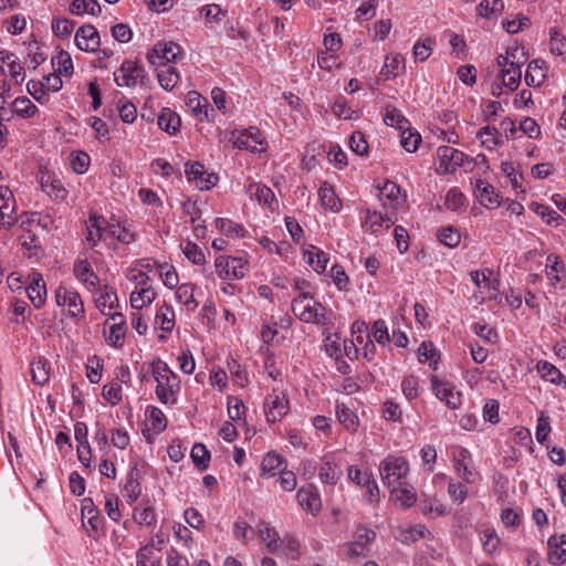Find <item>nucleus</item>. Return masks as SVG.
<instances>
[{
  "mask_svg": "<svg viewBox=\"0 0 566 566\" xmlns=\"http://www.w3.org/2000/svg\"><path fill=\"white\" fill-rule=\"evenodd\" d=\"M27 294L34 307L40 308L44 304L46 287L40 273H33L30 277V284L27 286Z\"/></svg>",
  "mask_w": 566,
  "mask_h": 566,
  "instance_id": "nucleus-29",
  "label": "nucleus"
},
{
  "mask_svg": "<svg viewBox=\"0 0 566 566\" xmlns=\"http://www.w3.org/2000/svg\"><path fill=\"white\" fill-rule=\"evenodd\" d=\"M294 315L304 323L327 325L332 323V312L312 295H296L292 301Z\"/></svg>",
  "mask_w": 566,
  "mask_h": 566,
  "instance_id": "nucleus-2",
  "label": "nucleus"
},
{
  "mask_svg": "<svg viewBox=\"0 0 566 566\" xmlns=\"http://www.w3.org/2000/svg\"><path fill=\"white\" fill-rule=\"evenodd\" d=\"M480 541L484 553L492 555L497 552L500 538L493 528H483L480 531Z\"/></svg>",
  "mask_w": 566,
  "mask_h": 566,
  "instance_id": "nucleus-54",
  "label": "nucleus"
},
{
  "mask_svg": "<svg viewBox=\"0 0 566 566\" xmlns=\"http://www.w3.org/2000/svg\"><path fill=\"white\" fill-rule=\"evenodd\" d=\"M421 512L423 515L436 518L446 515L447 506L437 497L423 495L420 502Z\"/></svg>",
  "mask_w": 566,
  "mask_h": 566,
  "instance_id": "nucleus-42",
  "label": "nucleus"
},
{
  "mask_svg": "<svg viewBox=\"0 0 566 566\" xmlns=\"http://www.w3.org/2000/svg\"><path fill=\"white\" fill-rule=\"evenodd\" d=\"M410 468L406 458L389 454L379 463V474L385 486L388 489L405 485Z\"/></svg>",
  "mask_w": 566,
  "mask_h": 566,
  "instance_id": "nucleus-3",
  "label": "nucleus"
},
{
  "mask_svg": "<svg viewBox=\"0 0 566 566\" xmlns=\"http://www.w3.org/2000/svg\"><path fill=\"white\" fill-rule=\"evenodd\" d=\"M467 203L465 196L458 188H451L446 195L444 206L451 211H462L465 209Z\"/></svg>",
  "mask_w": 566,
  "mask_h": 566,
  "instance_id": "nucleus-51",
  "label": "nucleus"
},
{
  "mask_svg": "<svg viewBox=\"0 0 566 566\" xmlns=\"http://www.w3.org/2000/svg\"><path fill=\"white\" fill-rule=\"evenodd\" d=\"M401 391L408 401L417 399L422 391L419 378L413 375L405 377L401 381Z\"/></svg>",
  "mask_w": 566,
  "mask_h": 566,
  "instance_id": "nucleus-52",
  "label": "nucleus"
},
{
  "mask_svg": "<svg viewBox=\"0 0 566 566\" xmlns=\"http://www.w3.org/2000/svg\"><path fill=\"white\" fill-rule=\"evenodd\" d=\"M524 78L527 86L542 85L546 78V63L542 60L530 62Z\"/></svg>",
  "mask_w": 566,
  "mask_h": 566,
  "instance_id": "nucleus-36",
  "label": "nucleus"
},
{
  "mask_svg": "<svg viewBox=\"0 0 566 566\" xmlns=\"http://www.w3.org/2000/svg\"><path fill=\"white\" fill-rule=\"evenodd\" d=\"M476 138L480 139L481 145L489 150H493L497 146L502 145L500 138V132L496 127L486 125L479 129Z\"/></svg>",
  "mask_w": 566,
  "mask_h": 566,
  "instance_id": "nucleus-43",
  "label": "nucleus"
},
{
  "mask_svg": "<svg viewBox=\"0 0 566 566\" xmlns=\"http://www.w3.org/2000/svg\"><path fill=\"white\" fill-rule=\"evenodd\" d=\"M157 296V292L151 285L142 286L135 289L130 293V305L133 308L142 310L145 306L150 305Z\"/></svg>",
  "mask_w": 566,
  "mask_h": 566,
  "instance_id": "nucleus-35",
  "label": "nucleus"
},
{
  "mask_svg": "<svg viewBox=\"0 0 566 566\" xmlns=\"http://www.w3.org/2000/svg\"><path fill=\"white\" fill-rule=\"evenodd\" d=\"M403 63V57L400 54L387 55L380 75L386 80L395 78L398 75L400 64Z\"/></svg>",
  "mask_w": 566,
  "mask_h": 566,
  "instance_id": "nucleus-59",
  "label": "nucleus"
},
{
  "mask_svg": "<svg viewBox=\"0 0 566 566\" xmlns=\"http://www.w3.org/2000/svg\"><path fill=\"white\" fill-rule=\"evenodd\" d=\"M376 538V533L364 525H356L353 541L344 545V555L347 558L366 557L370 551V545Z\"/></svg>",
  "mask_w": 566,
  "mask_h": 566,
  "instance_id": "nucleus-4",
  "label": "nucleus"
},
{
  "mask_svg": "<svg viewBox=\"0 0 566 566\" xmlns=\"http://www.w3.org/2000/svg\"><path fill=\"white\" fill-rule=\"evenodd\" d=\"M336 417L338 421L349 431H355L358 427V417L345 403L336 405Z\"/></svg>",
  "mask_w": 566,
  "mask_h": 566,
  "instance_id": "nucleus-46",
  "label": "nucleus"
},
{
  "mask_svg": "<svg viewBox=\"0 0 566 566\" xmlns=\"http://www.w3.org/2000/svg\"><path fill=\"white\" fill-rule=\"evenodd\" d=\"M218 276L222 280H240L249 271L248 262L242 258L219 255L214 260Z\"/></svg>",
  "mask_w": 566,
  "mask_h": 566,
  "instance_id": "nucleus-6",
  "label": "nucleus"
},
{
  "mask_svg": "<svg viewBox=\"0 0 566 566\" xmlns=\"http://www.w3.org/2000/svg\"><path fill=\"white\" fill-rule=\"evenodd\" d=\"M286 468V461L283 457L277 453L269 452L264 455L261 462V473L262 478L269 479L275 476L277 473H281V470Z\"/></svg>",
  "mask_w": 566,
  "mask_h": 566,
  "instance_id": "nucleus-31",
  "label": "nucleus"
},
{
  "mask_svg": "<svg viewBox=\"0 0 566 566\" xmlns=\"http://www.w3.org/2000/svg\"><path fill=\"white\" fill-rule=\"evenodd\" d=\"M394 223L395 219L388 214L384 216L377 211L366 210L363 227L366 231L378 234L388 230L391 226H394Z\"/></svg>",
  "mask_w": 566,
  "mask_h": 566,
  "instance_id": "nucleus-24",
  "label": "nucleus"
},
{
  "mask_svg": "<svg viewBox=\"0 0 566 566\" xmlns=\"http://www.w3.org/2000/svg\"><path fill=\"white\" fill-rule=\"evenodd\" d=\"M307 263L313 268V270L317 273H322L325 271L327 263L329 261V256L326 252L312 247V250L306 251Z\"/></svg>",
  "mask_w": 566,
  "mask_h": 566,
  "instance_id": "nucleus-49",
  "label": "nucleus"
},
{
  "mask_svg": "<svg viewBox=\"0 0 566 566\" xmlns=\"http://www.w3.org/2000/svg\"><path fill=\"white\" fill-rule=\"evenodd\" d=\"M154 323L156 328H159L165 333H171L175 327L174 308L170 305L164 303L157 310Z\"/></svg>",
  "mask_w": 566,
  "mask_h": 566,
  "instance_id": "nucleus-37",
  "label": "nucleus"
},
{
  "mask_svg": "<svg viewBox=\"0 0 566 566\" xmlns=\"http://www.w3.org/2000/svg\"><path fill=\"white\" fill-rule=\"evenodd\" d=\"M501 76L504 85L514 91L518 87L522 76L521 65L518 63H510V66L503 69L501 72Z\"/></svg>",
  "mask_w": 566,
  "mask_h": 566,
  "instance_id": "nucleus-48",
  "label": "nucleus"
},
{
  "mask_svg": "<svg viewBox=\"0 0 566 566\" xmlns=\"http://www.w3.org/2000/svg\"><path fill=\"white\" fill-rule=\"evenodd\" d=\"M439 160V170L444 174H453L460 167H469L473 164V159L463 151L450 146H440L437 149Z\"/></svg>",
  "mask_w": 566,
  "mask_h": 566,
  "instance_id": "nucleus-5",
  "label": "nucleus"
},
{
  "mask_svg": "<svg viewBox=\"0 0 566 566\" xmlns=\"http://www.w3.org/2000/svg\"><path fill=\"white\" fill-rule=\"evenodd\" d=\"M186 105L200 122L214 120V109L210 107L208 101L198 92L191 91L187 94Z\"/></svg>",
  "mask_w": 566,
  "mask_h": 566,
  "instance_id": "nucleus-17",
  "label": "nucleus"
},
{
  "mask_svg": "<svg viewBox=\"0 0 566 566\" xmlns=\"http://www.w3.org/2000/svg\"><path fill=\"white\" fill-rule=\"evenodd\" d=\"M136 566H160V557L155 554V544L142 546L136 553Z\"/></svg>",
  "mask_w": 566,
  "mask_h": 566,
  "instance_id": "nucleus-44",
  "label": "nucleus"
},
{
  "mask_svg": "<svg viewBox=\"0 0 566 566\" xmlns=\"http://www.w3.org/2000/svg\"><path fill=\"white\" fill-rule=\"evenodd\" d=\"M181 55V48L175 42H158L147 53V61L155 67L174 65Z\"/></svg>",
  "mask_w": 566,
  "mask_h": 566,
  "instance_id": "nucleus-7",
  "label": "nucleus"
},
{
  "mask_svg": "<svg viewBox=\"0 0 566 566\" xmlns=\"http://www.w3.org/2000/svg\"><path fill=\"white\" fill-rule=\"evenodd\" d=\"M245 193L251 199H255L259 203L266 206L272 211L279 207V201L274 192L265 185L251 182L245 187Z\"/></svg>",
  "mask_w": 566,
  "mask_h": 566,
  "instance_id": "nucleus-21",
  "label": "nucleus"
},
{
  "mask_svg": "<svg viewBox=\"0 0 566 566\" xmlns=\"http://www.w3.org/2000/svg\"><path fill=\"white\" fill-rule=\"evenodd\" d=\"M343 475L340 462L333 454L322 458L318 467L319 481L329 486H335Z\"/></svg>",
  "mask_w": 566,
  "mask_h": 566,
  "instance_id": "nucleus-16",
  "label": "nucleus"
},
{
  "mask_svg": "<svg viewBox=\"0 0 566 566\" xmlns=\"http://www.w3.org/2000/svg\"><path fill=\"white\" fill-rule=\"evenodd\" d=\"M74 275L75 277L86 286L87 290L96 289L99 283V279L96 273L93 271L91 264L87 260H77L74 264Z\"/></svg>",
  "mask_w": 566,
  "mask_h": 566,
  "instance_id": "nucleus-30",
  "label": "nucleus"
},
{
  "mask_svg": "<svg viewBox=\"0 0 566 566\" xmlns=\"http://www.w3.org/2000/svg\"><path fill=\"white\" fill-rule=\"evenodd\" d=\"M32 380L38 385H44L49 381L50 373L46 360L39 358L31 364Z\"/></svg>",
  "mask_w": 566,
  "mask_h": 566,
  "instance_id": "nucleus-57",
  "label": "nucleus"
},
{
  "mask_svg": "<svg viewBox=\"0 0 566 566\" xmlns=\"http://www.w3.org/2000/svg\"><path fill=\"white\" fill-rule=\"evenodd\" d=\"M158 273L166 287L175 289L178 286L179 277L174 265L169 263H161L159 264Z\"/></svg>",
  "mask_w": 566,
  "mask_h": 566,
  "instance_id": "nucleus-61",
  "label": "nucleus"
},
{
  "mask_svg": "<svg viewBox=\"0 0 566 566\" xmlns=\"http://www.w3.org/2000/svg\"><path fill=\"white\" fill-rule=\"evenodd\" d=\"M150 373L156 381L155 394L157 399L165 406H175L181 390L179 376L160 358L150 363Z\"/></svg>",
  "mask_w": 566,
  "mask_h": 566,
  "instance_id": "nucleus-1",
  "label": "nucleus"
},
{
  "mask_svg": "<svg viewBox=\"0 0 566 566\" xmlns=\"http://www.w3.org/2000/svg\"><path fill=\"white\" fill-rule=\"evenodd\" d=\"M453 467L459 478L464 482H473L471 453L465 448L458 447L453 451Z\"/></svg>",
  "mask_w": 566,
  "mask_h": 566,
  "instance_id": "nucleus-20",
  "label": "nucleus"
},
{
  "mask_svg": "<svg viewBox=\"0 0 566 566\" xmlns=\"http://www.w3.org/2000/svg\"><path fill=\"white\" fill-rule=\"evenodd\" d=\"M282 364L283 360H279V357H276L273 353L266 352L265 358H264V370L268 374L269 377H271L274 380L281 379L282 377Z\"/></svg>",
  "mask_w": 566,
  "mask_h": 566,
  "instance_id": "nucleus-58",
  "label": "nucleus"
},
{
  "mask_svg": "<svg viewBox=\"0 0 566 566\" xmlns=\"http://www.w3.org/2000/svg\"><path fill=\"white\" fill-rule=\"evenodd\" d=\"M290 410V402L286 394L282 390L273 389L264 400V412L268 422L282 420Z\"/></svg>",
  "mask_w": 566,
  "mask_h": 566,
  "instance_id": "nucleus-9",
  "label": "nucleus"
},
{
  "mask_svg": "<svg viewBox=\"0 0 566 566\" xmlns=\"http://www.w3.org/2000/svg\"><path fill=\"white\" fill-rule=\"evenodd\" d=\"M191 459L199 470H206L209 467L210 453L201 443H196L191 449Z\"/></svg>",
  "mask_w": 566,
  "mask_h": 566,
  "instance_id": "nucleus-64",
  "label": "nucleus"
},
{
  "mask_svg": "<svg viewBox=\"0 0 566 566\" xmlns=\"http://www.w3.org/2000/svg\"><path fill=\"white\" fill-rule=\"evenodd\" d=\"M15 221V200L13 193L8 187L0 186V226L8 229Z\"/></svg>",
  "mask_w": 566,
  "mask_h": 566,
  "instance_id": "nucleus-18",
  "label": "nucleus"
},
{
  "mask_svg": "<svg viewBox=\"0 0 566 566\" xmlns=\"http://www.w3.org/2000/svg\"><path fill=\"white\" fill-rule=\"evenodd\" d=\"M259 535L261 539L266 544L268 551L270 553H279L280 552V538L277 536L276 531L266 523H261L259 525Z\"/></svg>",
  "mask_w": 566,
  "mask_h": 566,
  "instance_id": "nucleus-45",
  "label": "nucleus"
},
{
  "mask_svg": "<svg viewBox=\"0 0 566 566\" xmlns=\"http://www.w3.org/2000/svg\"><path fill=\"white\" fill-rule=\"evenodd\" d=\"M70 10L76 15H82L84 13L97 15L101 12V7L97 0H73Z\"/></svg>",
  "mask_w": 566,
  "mask_h": 566,
  "instance_id": "nucleus-55",
  "label": "nucleus"
},
{
  "mask_svg": "<svg viewBox=\"0 0 566 566\" xmlns=\"http://www.w3.org/2000/svg\"><path fill=\"white\" fill-rule=\"evenodd\" d=\"M38 107L25 96L13 101V112L22 118H31L38 113Z\"/></svg>",
  "mask_w": 566,
  "mask_h": 566,
  "instance_id": "nucleus-56",
  "label": "nucleus"
},
{
  "mask_svg": "<svg viewBox=\"0 0 566 566\" xmlns=\"http://www.w3.org/2000/svg\"><path fill=\"white\" fill-rule=\"evenodd\" d=\"M380 197L386 198L388 200V206L392 209L398 208L402 200L400 197V188L392 181H386L384 186L380 188ZM384 206H387V202H384Z\"/></svg>",
  "mask_w": 566,
  "mask_h": 566,
  "instance_id": "nucleus-47",
  "label": "nucleus"
},
{
  "mask_svg": "<svg viewBox=\"0 0 566 566\" xmlns=\"http://www.w3.org/2000/svg\"><path fill=\"white\" fill-rule=\"evenodd\" d=\"M418 354L420 363L429 361L430 367L434 370L437 369L439 356L431 342H422L418 349Z\"/></svg>",
  "mask_w": 566,
  "mask_h": 566,
  "instance_id": "nucleus-62",
  "label": "nucleus"
},
{
  "mask_svg": "<svg viewBox=\"0 0 566 566\" xmlns=\"http://www.w3.org/2000/svg\"><path fill=\"white\" fill-rule=\"evenodd\" d=\"M130 373L129 369L120 368L119 375L117 378L112 381L105 384L103 386L102 396L103 398L111 403L112 406L117 405L122 400V384L129 379Z\"/></svg>",
  "mask_w": 566,
  "mask_h": 566,
  "instance_id": "nucleus-22",
  "label": "nucleus"
},
{
  "mask_svg": "<svg viewBox=\"0 0 566 566\" xmlns=\"http://www.w3.org/2000/svg\"><path fill=\"white\" fill-rule=\"evenodd\" d=\"M42 190L55 200H62L66 197V189L57 178L50 175H42L40 179Z\"/></svg>",
  "mask_w": 566,
  "mask_h": 566,
  "instance_id": "nucleus-40",
  "label": "nucleus"
},
{
  "mask_svg": "<svg viewBox=\"0 0 566 566\" xmlns=\"http://www.w3.org/2000/svg\"><path fill=\"white\" fill-rule=\"evenodd\" d=\"M536 369L545 381H549L555 385L566 384V378L560 370L547 360L537 361Z\"/></svg>",
  "mask_w": 566,
  "mask_h": 566,
  "instance_id": "nucleus-41",
  "label": "nucleus"
},
{
  "mask_svg": "<svg viewBox=\"0 0 566 566\" xmlns=\"http://www.w3.org/2000/svg\"><path fill=\"white\" fill-rule=\"evenodd\" d=\"M146 426L155 433H160L167 428V418L161 409L155 406H148L145 411Z\"/></svg>",
  "mask_w": 566,
  "mask_h": 566,
  "instance_id": "nucleus-39",
  "label": "nucleus"
},
{
  "mask_svg": "<svg viewBox=\"0 0 566 566\" xmlns=\"http://www.w3.org/2000/svg\"><path fill=\"white\" fill-rule=\"evenodd\" d=\"M109 222L105 219V217L93 212L90 214L88 219L85 222L86 231L84 234L85 243L94 248L98 242L106 241V234Z\"/></svg>",
  "mask_w": 566,
  "mask_h": 566,
  "instance_id": "nucleus-14",
  "label": "nucleus"
},
{
  "mask_svg": "<svg viewBox=\"0 0 566 566\" xmlns=\"http://www.w3.org/2000/svg\"><path fill=\"white\" fill-rule=\"evenodd\" d=\"M55 301L59 306L66 308L67 316L77 318L84 315L82 297L75 290L59 286L55 291Z\"/></svg>",
  "mask_w": 566,
  "mask_h": 566,
  "instance_id": "nucleus-13",
  "label": "nucleus"
},
{
  "mask_svg": "<svg viewBox=\"0 0 566 566\" xmlns=\"http://www.w3.org/2000/svg\"><path fill=\"white\" fill-rule=\"evenodd\" d=\"M384 123L387 126L396 127L399 130L408 127L409 122L406 119L401 113L395 107H387L386 113L384 115Z\"/></svg>",
  "mask_w": 566,
  "mask_h": 566,
  "instance_id": "nucleus-63",
  "label": "nucleus"
},
{
  "mask_svg": "<svg viewBox=\"0 0 566 566\" xmlns=\"http://www.w3.org/2000/svg\"><path fill=\"white\" fill-rule=\"evenodd\" d=\"M75 43L81 51L96 52L101 45L99 33L91 24L83 25L75 33Z\"/></svg>",
  "mask_w": 566,
  "mask_h": 566,
  "instance_id": "nucleus-19",
  "label": "nucleus"
},
{
  "mask_svg": "<svg viewBox=\"0 0 566 566\" xmlns=\"http://www.w3.org/2000/svg\"><path fill=\"white\" fill-rule=\"evenodd\" d=\"M157 124L161 130L169 135H175L180 129L181 119L175 111L165 107L159 113Z\"/></svg>",
  "mask_w": 566,
  "mask_h": 566,
  "instance_id": "nucleus-34",
  "label": "nucleus"
},
{
  "mask_svg": "<svg viewBox=\"0 0 566 566\" xmlns=\"http://www.w3.org/2000/svg\"><path fill=\"white\" fill-rule=\"evenodd\" d=\"M105 342L115 348H120L126 335V318L120 312L111 314L104 323Z\"/></svg>",
  "mask_w": 566,
  "mask_h": 566,
  "instance_id": "nucleus-10",
  "label": "nucleus"
},
{
  "mask_svg": "<svg viewBox=\"0 0 566 566\" xmlns=\"http://www.w3.org/2000/svg\"><path fill=\"white\" fill-rule=\"evenodd\" d=\"M394 503L402 510L411 507L417 502L415 488L407 482L389 489Z\"/></svg>",
  "mask_w": 566,
  "mask_h": 566,
  "instance_id": "nucleus-27",
  "label": "nucleus"
},
{
  "mask_svg": "<svg viewBox=\"0 0 566 566\" xmlns=\"http://www.w3.org/2000/svg\"><path fill=\"white\" fill-rule=\"evenodd\" d=\"M160 86L165 91H172L180 81V74L175 65L155 67Z\"/></svg>",
  "mask_w": 566,
  "mask_h": 566,
  "instance_id": "nucleus-38",
  "label": "nucleus"
},
{
  "mask_svg": "<svg viewBox=\"0 0 566 566\" xmlns=\"http://www.w3.org/2000/svg\"><path fill=\"white\" fill-rule=\"evenodd\" d=\"M546 274L553 285L558 283L565 274L563 262L554 254H549L546 259Z\"/></svg>",
  "mask_w": 566,
  "mask_h": 566,
  "instance_id": "nucleus-53",
  "label": "nucleus"
},
{
  "mask_svg": "<svg viewBox=\"0 0 566 566\" xmlns=\"http://www.w3.org/2000/svg\"><path fill=\"white\" fill-rule=\"evenodd\" d=\"M185 175L189 182H191L200 191L210 190L216 186L218 176L213 172H208L205 166L198 161L187 163L185 167Z\"/></svg>",
  "mask_w": 566,
  "mask_h": 566,
  "instance_id": "nucleus-11",
  "label": "nucleus"
},
{
  "mask_svg": "<svg viewBox=\"0 0 566 566\" xmlns=\"http://www.w3.org/2000/svg\"><path fill=\"white\" fill-rule=\"evenodd\" d=\"M52 65L59 74L71 75L73 73V62L71 55L65 51H60L52 57Z\"/></svg>",
  "mask_w": 566,
  "mask_h": 566,
  "instance_id": "nucleus-60",
  "label": "nucleus"
},
{
  "mask_svg": "<svg viewBox=\"0 0 566 566\" xmlns=\"http://www.w3.org/2000/svg\"><path fill=\"white\" fill-rule=\"evenodd\" d=\"M145 71L135 61L126 60L114 73V81L117 86L135 87L144 77Z\"/></svg>",
  "mask_w": 566,
  "mask_h": 566,
  "instance_id": "nucleus-15",
  "label": "nucleus"
},
{
  "mask_svg": "<svg viewBox=\"0 0 566 566\" xmlns=\"http://www.w3.org/2000/svg\"><path fill=\"white\" fill-rule=\"evenodd\" d=\"M426 532V526L418 524L407 528H400L396 535V538L401 543L411 544L424 537Z\"/></svg>",
  "mask_w": 566,
  "mask_h": 566,
  "instance_id": "nucleus-50",
  "label": "nucleus"
},
{
  "mask_svg": "<svg viewBox=\"0 0 566 566\" xmlns=\"http://www.w3.org/2000/svg\"><path fill=\"white\" fill-rule=\"evenodd\" d=\"M321 205L326 210L337 213L342 210V201L335 193L334 188L328 182H323L318 189Z\"/></svg>",
  "mask_w": 566,
  "mask_h": 566,
  "instance_id": "nucleus-33",
  "label": "nucleus"
},
{
  "mask_svg": "<svg viewBox=\"0 0 566 566\" xmlns=\"http://www.w3.org/2000/svg\"><path fill=\"white\" fill-rule=\"evenodd\" d=\"M474 190L475 196L482 206L486 208H495L500 206V195L488 181L483 179H476Z\"/></svg>",
  "mask_w": 566,
  "mask_h": 566,
  "instance_id": "nucleus-26",
  "label": "nucleus"
},
{
  "mask_svg": "<svg viewBox=\"0 0 566 566\" xmlns=\"http://www.w3.org/2000/svg\"><path fill=\"white\" fill-rule=\"evenodd\" d=\"M231 140L237 148L254 154H262L266 150V142L256 127H249L238 134L233 133Z\"/></svg>",
  "mask_w": 566,
  "mask_h": 566,
  "instance_id": "nucleus-8",
  "label": "nucleus"
},
{
  "mask_svg": "<svg viewBox=\"0 0 566 566\" xmlns=\"http://www.w3.org/2000/svg\"><path fill=\"white\" fill-rule=\"evenodd\" d=\"M547 559L554 566L566 564V534L552 535L547 541Z\"/></svg>",
  "mask_w": 566,
  "mask_h": 566,
  "instance_id": "nucleus-23",
  "label": "nucleus"
},
{
  "mask_svg": "<svg viewBox=\"0 0 566 566\" xmlns=\"http://www.w3.org/2000/svg\"><path fill=\"white\" fill-rule=\"evenodd\" d=\"M175 289L176 301L182 304L188 312H195L199 305L198 301L195 297L197 286L192 283H184Z\"/></svg>",
  "mask_w": 566,
  "mask_h": 566,
  "instance_id": "nucleus-32",
  "label": "nucleus"
},
{
  "mask_svg": "<svg viewBox=\"0 0 566 566\" xmlns=\"http://www.w3.org/2000/svg\"><path fill=\"white\" fill-rule=\"evenodd\" d=\"M430 381L431 390L440 401L444 402L451 409H457L461 406L462 395L460 391L455 390V387L451 382L440 379L438 376H432Z\"/></svg>",
  "mask_w": 566,
  "mask_h": 566,
  "instance_id": "nucleus-12",
  "label": "nucleus"
},
{
  "mask_svg": "<svg viewBox=\"0 0 566 566\" xmlns=\"http://www.w3.org/2000/svg\"><path fill=\"white\" fill-rule=\"evenodd\" d=\"M298 504L312 514L321 510L322 502L319 493L314 485L302 486L296 494Z\"/></svg>",
  "mask_w": 566,
  "mask_h": 566,
  "instance_id": "nucleus-28",
  "label": "nucleus"
},
{
  "mask_svg": "<svg viewBox=\"0 0 566 566\" xmlns=\"http://www.w3.org/2000/svg\"><path fill=\"white\" fill-rule=\"evenodd\" d=\"M105 244L116 249L120 244H130L135 241V234L119 223L109 222Z\"/></svg>",
  "mask_w": 566,
  "mask_h": 566,
  "instance_id": "nucleus-25",
  "label": "nucleus"
}]
</instances>
